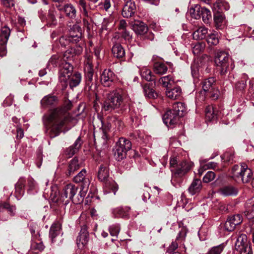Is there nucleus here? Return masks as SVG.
<instances>
[{
    "label": "nucleus",
    "mask_w": 254,
    "mask_h": 254,
    "mask_svg": "<svg viewBox=\"0 0 254 254\" xmlns=\"http://www.w3.org/2000/svg\"><path fill=\"white\" fill-rule=\"evenodd\" d=\"M136 10V5L134 1L128 0L124 5L122 10V15L124 17L128 18L131 17Z\"/></svg>",
    "instance_id": "4468645a"
},
{
    "label": "nucleus",
    "mask_w": 254,
    "mask_h": 254,
    "mask_svg": "<svg viewBox=\"0 0 254 254\" xmlns=\"http://www.w3.org/2000/svg\"><path fill=\"white\" fill-rule=\"evenodd\" d=\"M215 177V174L212 171H208L203 177V181L204 183H209L212 181Z\"/></svg>",
    "instance_id": "5fc2aeb1"
},
{
    "label": "nucleus",
    "mask_w": 254,
    "mask_h": 254,
    "mask_svg": "<svg viewBox=\"0 0 254 254\" xmlns=\"http://www.w3.org/2000/svg\"><path fill=\"white\" fill-rule=\"evenodd\" d=\"M121 33L123 37L126 40H129L131 38V35L130 32L127 31L126 29L121 31Z\"/></svg>",
    "instance_id": "338daca9"
},
{
    "label": "nucleus",
    "mask_w": 254,
    "mask_h": 254,
    "mask_svg": "<svg viewBox=\"0 0 254 254\" xmlns=\"http://www.w3.org/2000/svg\"><path fill=\"white\" fill-rule=\"evenodd\" d=\"M153 70L156 74H164L167 71L168 67L164 63L157 62L154 64Z\"/></svg>",
    "instance_id": "473e14b6"
},
{
    "label": "nucleus",
    "mask_w": 254,
    "mask_h": 254,
    "mask_svg": "<svg viewBox=\"0 0 254 254\" xmlns=\"http://www.w3.org/2000/svg\"><path fill=\"white\" fill-rule=\"evenodd\" d=\"M25 183V180L23 178H20L15 184V192L18 194L19 196L23 195L24 193Z\"/></svg>",
    "instance_id": "c9c22d12"
},
{
    "label": "nucleus",
    "mask_w": 254,
    "mask_h": 254,
    "mask_svg": "<svg viewBox=\"0 0 254 254\" xmlns=\"http://www.w3.org/2000/svg\"><path fill=\"white\" fill-rule=\"evenodd\" d=\"M159 83L163 87L169 88L174 83V80L173 76L171 75H168L160 78L158 80Z\"/></svg>",
    "instance_id": "2f4dec72"
},
{
    "label": "nucleus",
    "mask_w": 254,
    "mask_h": 254,
    "mask_svg": "<svg viewBox=\"0 0 254 254\" xmlns=\"http://www.w3.org/2000/svg\"><path fill=\"white\" fill-rule=\"evenodd\" d=\"M16 138L17 139H21L24 136L23 130L21 128L20 126L17 125L16 126Z\"/></svg>",
    "instance_id": "69168bd1"
},
{
    "label": "nucleus",
    "mask_w": 254,
    "mask_h": 254,
    "mask_svg": "<svg viewBox=\"0 0 254 254\" xmlns=\"http://www.w3.org/2000/svg\"><path fill=\"white\" fill-rule=\"evenodd\" d=\"M178 244L176 242H173L169 246L167 250V252L170 254L175 253L174 251L178 248Z\"/></svg>",
    "instance_id": "0e129e2a"
},
{
    "label": "nucleus",
    "mask_w": 254,
    "mask_h": 254,
    "mask_svg": "<svg viewBox=\"0 0 254 254\" xmlns=\"http://www.w3.org/2000/svg\"><path fill=\"white\" fill-rule=\"evenodd\" d=\"M215 63L220 67L221 75H225L233 70L235 67L233 61L228 53L223 51L217 52L215 57Z\"/></svg>",
    "instance_id": "39448f33"
},
{
    "label": "nucleus",
    "mask_w": 254,
    "mask_h": 254,
    "mask_svg": "<svg viewBox=\"0 0 254 254\" xmlns=\"http://www.w3.org/2000/svg\"><path fill=\"white\" fill-rule=\"evenodd\" d=\"M81 80V74L79 72H76L70 76L68 82H69L70 87L71 88H73V87L78 86L80 83Z\"/></svg>",
    "instance_id": "bb28decb"
},
{
    "label": "nucleus",
    "mask_w": 254,
    "mask_h": 254,
    "mask_svg": "<svg viewBox=\"0 0 254 254\" xmlns=\"http://www.w3.org/2000/svg\"><path fill=\"white\" fill-rule=\"evenodd\" d=\"M201 17H202V20L205 23H208L211 18L210 11L207 8L202 7L200 14Z\"/></svg>",
    "instance_id": "37998d69"
},
{
    "label": "nucleus",
    "mask_w": 254,
    "mask_h": 254,
    "mask_svg": "<svg viewBox=\"0 0 254 254\" xmlns=\"http://www.w3.org/2000/svg\"><path fill=\"white\" fill-rule=\"evenodd\" d=\"M71 102L69 101L66 105V110L63 108H55L46 117V133L50 138H54L60 134L62 128L68 117L66 110L71 108Z\"/></svg>",
    "instance_id": "f257e3e1"
},
{
    "label": "nucleus",
    "mask_w": 254,
    "mask_h": 254,
    "mask_svg": "<svg viewBox=\"0 0 254 254\" xmlns=\"http://www.w3.org/2000/svg\"><path fill=\"white\" fill-rule=\"evenodd\" d=\"M56 12L52 10H49L47 17V22L50 25H56L57 23V19L56 18Z\"/></svg>",
    "instance_id": "a18cd8bd"
},
{
    "label": "nucleus",
    "mask_w": 254,
    "mask_h": 254,
    "mask_svg": "<svg viewBox=\"0 0 254 254\" xmlns=\"http://www.w3.org/2000/svg\"><path fill=\"white\" fill-rule=\"evenodd\" d=\"M78 4L80 9L81 10V9H82L83 15L86 17H88L89 14L87 8V3L86 0H79V1H78Z\"/></svg>",
    "instance_id": "8fccbe9b"
},
{
    "label": "nucleus",
    "mask_w": 254,
    "mask_h": 254,
    "mask_svg": "<svg viewBox=\"0 0 254 254\" xmlns=\"http://www.w3.org/2000/svg\"><path fill=\"white\" fill-rule=\"evenodd\" d=\"M64 62V56L62 57L59 55H53L50 58L49 64H51L53 66H57L61 65Z\"/></svg>",
    "instance_id": "ea45409f"
},
{
    "label": "nucleus",
    "mask_w": 254,
    "mask_h": 254,
    "mask_svg": "<svg viewBox=\"0 0 254 254\" xmlns=\"http://www.w3.org/2000/svg\"><path fill=\"white\" fill-rule=\"evenodd\" d=\"M221 194L224 196L235 195L238 193L236 188L232 186H225L219 190Z\"/></svg>",
    "instance_id": "c85d7f7f"
},
{
    "label": "nucleus",
    "mask_w": 254,
    "mask_h": 254,
    "mask_svg": "<svg viewBox=\"0 0 254 254\" xmlns=\"http://www.w3.org/2000/svg\"><path fill=\"white\" fill-rule=\"evenodd\" d=\"M236 226V225L228 218L225 223L224 228L226 231L231 232L235 229Z\"/></svg>",
    "instance_id": "4d7b16f0"
},
{
    "label": "nucleus",
    "mask_w": 254,
    "mask_h": 254,
    "mask_svg": "<svg viewBox=\"0 0 254 254\" xmlns=\"http://www.w3.org/2000/svg\"><path fill=\"white\" fill-rule=\"evenodd\" d=\"M87 171L85 169H83L77 175L73 178V182L75 183H82V185L80 187V197L79 199L76 201V202L81 201L82 197L86 196L87 191L88 190V187L90 184V181L88 178L86 177Z\"/></svg>",
    "instance_id": "1a4fd4ad"
},
{
    "label": "nucleus",
    "mask_w": 254,
    "mask_h": 254,
    "mask_svg": "<svg viewBox=\"0 0 254 254\" xmlns=\"http://www.w3.org/2000/svg\"><path fill=\"white\" fill-rule=\"evenodd\" d=\"M191 167V164L186 161L180 163L172 176V183L174 186L177 187L175 182H180L181 178L189 171Z\"/></svg>",
    "instance_id": "9d476101"
},
{
    "label": "nucleus",
    "mask_w": 254,
    "mask_h": 254,
    "mask_svg": "<svg viewBox=\"0 0 254 254\" xmlns=\"http://www.w3.org/2000/svg\"><path fill=\"white\" fill-rule=\"evenodd\" d=\"M232 177L238 183H247L252 179L253 172L248 165L243 163L236 165L232 169Z\"/></svg>",
    "instance_id": "20e7f679"
},
{
    "label": "nucleus",
    "mask_w": 254,
    "mask_h": 254,
    "mask_svg": "<svg viewBox=\"0 0 254 254\" xmlns=\"http://www.w3.org/2000/svg\"><path fill=\"white\" fill-rule=\"evenodd\" d=\"M60 233V227L58 225H53L51 226L50 230L49 235L52 242L55 241V238L59 236Z\"/></svg>",
    "instance_id": "a19ab883"
},
{
    "label": "nucleus",
    "mask_w": 254,
    "mask_h": 254,
    "mask_svg": "<svg viewBox=\"0 0 254 254\" xmlns=\"http://www.w3.org/2000/svg\"><path fill=\"white\" fill-rule=\"evenodd\" d=\"M27 191L29 193H31L32 191L36 188V184L32 178H29L27 180Z\"/></svg>",
    "instance_id": "864d4df0"
},
{
    "label": "nucleus",
    "mask_w": 254,
    "mask_h": 254,
    "mask_svg": "<svg viewBox=\"0 0 254 254\" xmlns=\"http://www.w3.org/2000/svg\"><path fill=\"white\" fill-rule=\"evenodd\" d=\"M59 42L62 46L66 47L70 42L72 43V39H70L67 36H63L60 38Z\"/></svg>",
    "instance_id": "13d9d810"
},
{
    "label": "nucleus",
    "mask_w": 254,
    "mask_h": 254,
    "mask_svg": "<svg viewBox=\"0 0 254 254\" xmlns=\"http://www.w3.org/2000/svg\"><path fill=\"white\" fill-rule=\"evenodd\" d=\"M223 244L211 248L207 254H220L224 248Z\"/></svg>",
    "instance_id": "09e8293b"
},
{
    "label": "nucleus",
    "mask_w": 254,
    "mask_h": 254,
    "mask_svg": "<svg viewBox=\"0 0 254 254\" xmlns=\"http://www.w3.org/2000/svg\"><path fill=\"white\" fill-rule=\"evenodd\" d=\"M206 95L210 96L213 100H216L219 96V91L214 87L213 89L207 93Z\"/></svg>",
    "instance_id": "6e6d98bb"
},
{
    "label": "nucleus",
    "mask_w": 254,
    "mask_h": 254,
    "mask_svg": "<svg viewBox=\"0 0 254 254\" xmlns=\"http://www.w3.org/2000/svg\"><path fill=\"white\" fill-rule=\"evenodd\" d=\"M208 29L201 27L195 30L192 34L193 38L196 40H202L206 37Z\"/></svg>",
    "instance_id": "cd10ccee"
},
{
    "label": "nucleus",
    "mask_w": 254,
    "mask_h": 254,
    "mask_svg": "<svg viewBox=\"0 0 254 254\" xmlns=\"http://www.w3.org/2000/svg\"><path fill=\"white\" fill-rule=\"evenodd\" d=\"M234 158V154L232 152H226L222 157V159L224 160V161L231 163H233Z\"/></svg>",
    "instance_id": "3c124183"
},
{
    "label": "nucleus",
    "mask_w": 254,
    "mask_h": 254,
    "mask_svg": "<svg viewBox=\"0 0 254 254\" xmlns=\"http://www.w3.org/2000/svg\"><path fill=\"white\" fill-rule=\"evenodd\" d=\"M68 36L72 39V43H77L81 40L82 38L81 27L77 24H74L69 30Z\"/></svg>",
    "instance_id": "ddd939ff"
},
{
    "label": "nucleus",
    "mask_w": 254,
    "mask_h": 254,
    "mask_svg": "<svg viewBox=\"0 0 254 254\" xmlns=\"http://www.w3.org/2000/svg\"><path fill=\"white\" fill-rule=\"evenodd\" d=\"M172 109L181 118L184 115V113L186 111L185 104L182 102H177L174 104Z\"/></svg>",
    "instance_id": "72a5a7b5"
},
{
    "label": "nucleus",
    "mask_w": 254,
    "mask_h": 254,
    "mask_svg": "<svg viewBox=\"0 0 254 254\" xmlns=\"http://www.w3.org/2000/svg\"><path fill=\"white\" fill-rule=\"evenodd\" d=\"M130 208L127 206H121L116 208L112 210V213L115 217L128 218Z\"/></svg>",
    "instance_id": "4be33fe9"
},
{
    "label": "nucleus",
    "mask_w": 254,
    "mask_h": 254,
    "mask_svg": "<svg viewBox=\"0 0 254 254\" xmlns=\"http://www.w3.org/2000/svg\"><path fill=\"white\" fill-rule=\"evenodd\" d=\"M215 80L214 77H209L205 79L202 82L203 92L206 94L215 87L214 83ZM202 93V91L201 92Z\"/></svg>",
    "instance_id": "b1692460"
},
{
    "label": "nucleus",
    "mask_w": 254,
    "mask_h": 254,
    "mask_svg": "<svg viewBox=\"0 0 254 254\" xmlns=\"http://www.w3.org/2000/svg\"><path fill=\"white\" fill-rule=\"evenodd\" d=\"M109 231L112 236H117L120 231V226L119 224L112 225L109 227Z\"/></svg>",
    "instance_id": "603ef678"
},
{
    "label": "nucleus",
    "mask_w": 254,
    "mask_h": 254,
    "mask_svg": "<svg viewBox=\"0 0 254 254\" xmlns=\"http://www.w3.org/2000/svg\"><path fill=\"white\" fill-rule=\"evenodd\" d=\"M82 144V141L81 139V137L79 136L77 138L72 145L69 146L66 149L65 152V154L68 157H72L79 150Z\"/></svg>",
    "instance_id": "412c9836"
},
{
    "label": "nucleus",
    "mask_w": 254,
    "mask_h": 254,
    "mask_svg": "<svg viewBox=\"0 0 254 254\" xmlns=\"http://www.w3.org/2000/svg\"><path fill=\"white\" fill-rule=\"evenodd\" d=\"M112 53L114 57L120 59L125 55V51L122 46L119 44H115L112 47Z\"/></svg>",
    "instance_id": "c756f323"
},
{
    "label": "nucleus",
    "mask_w": 254,
    "mask_h": 254,
    "mask_svg": "<svg viewBox=\"0 0 254 254\" xmlns=\"http://www.w3.org/2000/svg\"><path fill=\"white\" fill-rule=\"evenodd\" d=\"M229 3L223 0H217L212 7L214 13H223V11L228 10L229 9Z\"/></svg>",
    "instance_id": "a211bd4d"
},
{
    "label": "nucleus",
    "mask_w": 254,
    "mask_h": 254,
    "mask_svg": "<svg viewBox=\"0 0 254 254\" xmlns=\"http://www.w3.org/2000/svg\"><path fill=\"white\" fill-rule=\"evenodd\" d=\"M132 29L136 34L142 35L147 32L148 28L143 22L138 21L133 24Z\"/></svg>",
    "instance_id": "393cba45"
},
{
    "label": "nucleus",
    "mask_w": 254,
    "mask_h": 254,
    "mask_svg": "<svg viewBox=\"0 0 254 254\" xmlns=\"http://www.w3.org/2000/svg\"><path fill=\"white\" fill-rule=\"evenodd\" d=\"M73 56L72 49L67 50L64 54V62L59 67V80L66 86L69 77L72 74L73 66L66 61Z\"/></svg>",
    "instance_id": "7ed1b4c3"
},
{
    "label": "nucleus",
    "mask_w": 254,
    "mask_h": 254,
    "mask_svg": "<svg viewBox=\"0 0 254 254\" xmlns=\"http://www.w3.org/2000/svg\"><path fill=\"white\" fill-rule=\"evenodd\" d=\"M202 182L199 179H194L188 188L189 192L192 195L199 193L202 189Z\"/></svg>",
    "instance_id": "5701e85b"
},
{
    "label": "nucleus",
    "mask_w": 254,
    "mask_h": 254,
    "mask_svg": "<svg viewBox=\"0 0 254 254\" xmlns=\"http://www.w3.org/2000/svg\"><path fill=\"white\" fill-rule=\"evenodd\" d=\"M143 92L145 97L148 98L155 99L158 95L155 90L150 87L149 84H145L143 86Z\"/></svg>",
    "instance_id": "f704fd0d"
},
{
    "label": "nucleus",
    "mask_w": 254,
    "mask_h": 254,
    "mask_svg": "<svg viewBox=\"0 0 254 254\" xmlns=\"http://www.w3.org/2000/svg\"><path fill=\"white\" fill-rule=\"evenodd\" d=\"M64 10L66 16L71 19H74L76 16V10L75 7L71 3L64 5Z\"/></svg>",
    "instance_id": "7c9ffc66"
},
{
    "label": "nucleus",
    "mask_w": 254,
    "mask_h": 254,
    "mask_svg": "<svg viewBox=\"0 0 254 254\" xmlns=\"http://www.w3.org/2000/svg\"><path fill=\"white\" fill-rule=\"evenodd\" d=\"M85 73H93L94 69L92 64L89 59L87 61L86 64L84 66Z\"/></svg>",
    "instance_id": "052dcab7"
},
{
    "label": "nucleus",
    "mask_w": 254,
    "mask_h": 254,
    "mask_svg": "<svg viewBox=\"0 0 254 254\" xmlns=\"http://www.w3.org/2000/svg\"><path fill=\"white\" fill-rule=\"evenodd\" d=\"M165 94L168 98L172 100H177L182 95V89L179 86H175L173 88H167L166 89Z\"/></svg>",
    "instance_id": "f3484780"
},
{
    "label": "nucleus",
    "mask_w": 254,
    "mask_h": 254,
    "mask_svg": "<svg viewBox=\"0 0 254 254\" xmlns=\"http://www.w3.org/2000/svg\"><path fill=\"white\" fill-rule=\"evenodd\" d=\"M10 33V30L8 27L4 26L1 28L0 38L2 41L3 43H6L7 42Z\"/></svg>",
    "instance_id": "79ce46f5"
},
{
    "label": "nucleus",
    "mask_w": 254,
    "mask_h": 254,
    "mask_svg": "<svg viewBox=\"0 0 254 254\" xmlns=\"http://www.w3.org/2000/svg\"><path fill=\"white\" fill-rule=\"evenodd\" d=\"M58 102V97L55 95L50 94L44 96L41 100V106L43 108H47L57 105Z\"/></svg>",
    "instance_id": "dca6fc26"
},
{
    "label": "nucleus",
    "mask_w": 254,
    "mask_h": 254,
    "mask_svg": "<svg viewBox=\"0 0 254 254\" xmlns=\"http://www.w3.org/2000/svg\"><path fill=\"white\" fill-rule=\"evenodd\" d=\"M206 118L208 121H212L216 118L217 113L213 106H208L205 111Z\"/></svg>",
    "instance_id": "e433bc0d"
},
{
    "label": "nucleus",
    "mask_w": 254,
    "mask_h": 254,
    "mask_svg": "<svg viewBox=\"0 0 254 254\" xmlns=\"http://www.w3.org/2000/svg\"><path fill=\"white\" fill-rule=\"evenodd\" d=\"M207 42L210 46H216L219 42V35L215 31L209 34L207 38Z\"/></svg>",
    "instance_id": "58836bf2"
},
{
    "label": "nucleus",
    "mask_w": 254,
    "mask_h": 254,
    "mask_svg": "<svg viewBox=\"0 0 254 254\" xmlns=\"http://www.w3.org/2000/svg\"><path fill=\"white\" fill-rule=\"evenodd\" d=\"M78 190L77 187L72 184H69L64 187L63 192L61 194V198L64 200L65 198L67 199L65 201V204H67L71 200L73 203L75 204H80L83 202L85 196L82 197L81 201L76 202L78 199H79L80 197V191L77 195L75 196Z\"/></svg>",
    "instance_id": "0eeeda50"
},
{
    "label": "nucleus",
    "mask_w": 254,
    "mask_h": 254,
    "mask_svg": "<svg viewBox=\"0 0 254 254\" xmlns=\"http://www.w3.org/2000/svg\"><path fill=\"white\" fill-rule=\"evenodd\" d=\"M202 7L199 5H196L194 7H190L189 13L191 17L198 19L200 18L201 11Z\"/></svg>",
    "instance_id": "4c0bfd02"
},
{
    "label": "nucleus",
    "mask_w": 254,
    "mask_h": 254,
    "mask_svg": "<svg viewBox=\"0 0 254 254\" xmlns=\"http://www.w3.org/2000/svg\"><path fill=\"white\" fill-rule=\"evenodd\" d=\"M5 209L7 210L10 214H12L15 210V207L6 202L0 203V212L3 211Z\"/></svg>",
    "instance_id": "de8ad7c7"
},
{
    "label": "nucleus",
    "mask_w": 254,
    "mask_h": 254,
    "mask_svg": "<svg viewBox=\"0 0 254 254\" xmlns=\"http://www.w3.org/2000/svg\"><path fill=\"white\" fill-rule=\"evenodd\" d=\"M140 75L142 78L149 81L153 80L151 70L146 67H143L140 71Z\"/></svg>",
    "instance_id": "c03bdc74"
},
{
    "label": "nucleus",
    "mask_w": 254,
    "mask_h": 254,
    "mask_svg": "<svg viewBox=\"0 0 254 254\" xmlns=\"http://www.w3.org/2000/svg\"><path fill=\"white\" fill-rule=\"evenodd\" d=\"M109 172L107 166L101 165L98 172V179L104 183V188L107 192L112 191L114 194L118 190V184L109 177Z\"/></svg>",
    "instance_id": "423d86ee"
},
{
    "label": "nucleus",
    "mask_w": 254,
    "mask_h": 254,
    "mask_svg": "<svg viewBox=\"0 0 254 254\" xmlns=\"http://www.w3.org/2000/svg\"><path fill=\"white\" fill-rule=\"evenodd\" d=\"M89 239V233L87 227L84 225L82 227L80 232L76 239V243L79 248L84 247L88 242Z\"/></svg>",
    "instance_id": "2eb2a0df"
},
{
    "label": "nucleus",
    "mask_w": 254,
    "mask_h": 254,
    "mask_svg": "<svg viewBox=\"0 0 254 254\" xmlns=\"http://www.w3.org/2000/svg\"><path fill=\"white\" fill-rule=\"evenodd\" d=\"M115 77V74L111 70L106 69L101 75V83L105 87H110L112 85Z\"/></svg>",
    "instance_id": "9b49d317"
},
{
    "label": "nucleus",
    "mask_w": 254,
    "mask_h": 254,
    "mask_svg": "<svg viewBox=\"0 0 254 254\" xmlns=\"http://www.w3.org/2000/svg\"><path fill=\"white\" fill-rule=\"evenodd\" d=\"M191 74L193 77H197L199 73V69L197 65L194 63L191 65Z\"/></svg>",
    "instance_id": "e2e57ef3"
},
{
    "label": "nucleus",
    "mask_w": 254,
    "mask_h": 254,
    "mask_svg": "<svg viewBox=\"0 0 254 254\" xmlns=\"http://www.w3.org/2000/svg\"><path fill=\"white\" fill-rule=\"evenodd\" d=\"M205 47V44L203 42L196 43L192 48V53L195 55H198L202 53Z\"/></svg>",
    "instance_id": "49530a36"
},
{
    "label": "nucleus",
    "mask_w": 254,
    "mask_h": 254,
    "mask_svg": "<svg viewBox=\"0 0 254 254\" xmlns=\"http://www.w3.org/2000/svg\"><path fill=\"white\" fill-rule=\"evenodd\" d=\"M246 247H251L250 244L248 240L247 236L242 234L237 239L235 243V249L237 251H240L246 248Z\"/></svg>",
    "instance_id": "6ab92c4d"
},
{
    "label": "nucleus",
    "mask_w": 254,
    "mask_h": 254,
    "mask_svg": "<svg viewBox=\"0 0 254 254\" xmlns=\"http://www.w3.org/2000/svg\"><path fill=\"white\" fill-rule=\"evenodd\" d=\"M181 117L174 112L172 109L167 111L164 115L163 120L167 125H173L177 124Z\"/></svg>",
    "instance_id": "f8f14e48"
},
{
    "label": "nucleus",
    "mask_w": 254,
    "mask_h": 254,
    "mask_svg": "<svg viewBox=\"0 0 254 254\" xmlns=\"http://www.w3.org/2000/svg\"><path fill=\"white\" fill-rule=\"evenodd\" d=\"M246 87V81L241 80L236 83L235 88L237 90L243 91Z\"/></svg>",
    "instance_id": "680f3d73"
},
{
    "label": "nucleus",
    "mask_w": 254,
    "mask_h": 254,
    "mask_svg": "<svg viewBox=\"0 0 254 254\" xmlns=\"http://www.w3.org/2000/svg\"><path fill=\"white\" fill-rule=\"evenodd\" d=\"M126 92L121 88H117L111 91L104 102L102 110L111 112L117 109H122L127 101Z\"/></svg>",
    "instance_id": "f03ea898"
},
{
    "label": "nucleus",
    "mask_w": 254,
    "mask_h": 254,
    "mask_svg": "<svg viewBox=\"0 0 254 254\" xmlns=\"http://www.w3.org/2000/svg\"><path fill=\"white\" fill-rule=\"evenodd\" d=\"M131 148V142L124 138L121 137L116 143L114 153L115 157L118 161H121L126 158L127 153Z\"/></svg>",
    "instance_id": "6e6552de"
},
{
    "label": "nucleus",
    "mask_w": 254,
    "mask_h": 254,
    "mask_svg": "<svg viewBox=\"0 0 254 254\" xmlns=\"http://www.w3.org/2000/svg\"><path fill=\"white\" fill-rule=\"evenodd\" d=\"M229 219L236 226L240 224L243 221L242 217L240 214L234 215L229 217Z\"/></svg>",
    "instance_id": "bf43d9fd"
},
{
    "label": "nucleus",
    "mask_w": 254,
    "mask_h": 254,
    "mask_svg": "<svg viewBox=\"0 0 254 254\" xmlns=\"http://www.w3.org/2000/svg\"><path fill=\"white\" fill-rule=\"evenodd\" d=\"M225 16L223 13H214V22L217 29H224L226 25Z\"/></svg>",
    "instance_id": "aec40b11"
},
{
    "label": "nucleus",
    "mask_w": 254,
    "mask_h": 254,
    "mask_svg": "<svg viewBox=\"0 0 254 254\" xmlns=\"http://www.w3.org/2000/svg\"><path fill=\"white\" fill-rule=\"evenodd\" d=\"M80 164L78 159L74 157L69 162L66 175L70 176L72 175L74 172L80 168Z\"/></svg>",
    "instance_id": "a878e982"
},
{
    "label": "nucleus",
    "mask_w": 254,
    "mask_h": 254,
    "mask_svg": "<svg viewBox=\"0 0 254 254\" xmlns=\"http://www.w3.org/2000/svg\"><path fill=\"white\" fill-rule=\"evenodd\" d=\"M238 252L240 254H253L251 247H246V248L238 251Z\"/></svg>",
    "instance_id": "774afa93"
}]
</instances>
